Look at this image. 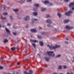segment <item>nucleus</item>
I'll use <instances>...</instances> for the list:
<instances>
[{"mask_svg":"<svg viewBox=\"0 0 74 74\" xmlns=\"http://www.w3.org/2000/svg\"><path fill=\"white\" fill-rule=\"evenodd\" d=\"M47 46L49 47L51 49H56V48H60V46L57 45H56L55 46H53L52 45L49 46V45H48Z\"/></svg>","mask_w":74,"mask_h":74,"instance_id":"obj_1","label":"nucleus"},{"mask_svg":"<svg viewBox=\"0 0 74 74\" xmlns=\"http://www.w3.org/2000/svg\"><path fill=\"white\" fill-rule=\"evenodd\" d=\"M46 54L49 56H51L52 57L55 56V54H53V51H47L46 52Z\"/></svg>","mask_w":74,"mask_h":74,"instance_id":"obj_2","label":"nucleus"},{"mask_svg":"<svg viewBox=\"0 0 74 74\" xmlns=\"http://www.w3.org/2000/svg\"><path fill=\"white\" fill-rule=\"evenodd\" d=\"M3 27H5V26H4V25H3Z\"/></svg>","mask_w":74,"mask_h":74,"instance_id":"obj_62","label":"nucleus"},{"mask_svg":"<svg viewBox=\"0 0 74 74\" xmlns=\"http://www.w3.org/2000/svg\"><path fill=\"white\" fill-rule=\"evenodd\" d=\"M27 50L26 49L25 51V53H27Z\"/></svg>","mask_w":74,"mask_h":74,"instance_id":"obj_48","label":"nucleus"},{"mask_svg":"<svg viewBox=\"0 0 74 74\" xmlns=\"http://www.w3.org/2000/svg\"><path fill=\"white\" fill-rule=\"evenodd\" d=\"M64 1L65 2H68L69 1V0H64Z\"/></svg>","mask_w":74,"mask_h":74,"instance_id":"obj_44","label":"nucleus"},{"mask_svg":"<svg viewBox=\"0 0 74 74\" xmlns=\"http://www.w3.org/2000/svg\"><path fill=\"white\" fill-rule=\"evenodd\" d=\"M61 56V55L59 54L56 57V58H59L60 57V56Z\"/></svg>","mask_w":74,"mask_h":74,"instance_id":"obj_31","label":"nucleus"},{"mask_svg":"<svg viewBox=\"0 0 74 74\" xmlns=\"http://www.w3.org/2000/svg\"><path fill=\"white\" fill-rule=\"evenodd\" d=\"M4 43H6V42H8V40L7 39H5L4 40Z\"/></svg>","mask_w":74,"mask_h":74,"instance_id":"obj_21","label":"nucleus"},{"mask_svg":"<svg viewBox=\"0 0 74 74\" xmlns=\"http://www.w3.org/2000/svg\"><path fill=\"white\" fill-rule=\"evenodd\" d=\"M66 40H69V38H66Z\"/></svg>","mask_w":74,"mask_h":74,"instance_id":"obj_53","label":"nucleus"},{"mask_svg":"<svg viewBox=\"0 0 74 74\" xmlns=\"http://www.w3.org/2000/svg\"><path fill=\"white\" fill-rule=\"evenodd\" d=\"M16 49H17L18 50V48H16L14 47L11 48V49L12 51H14V50H15Z\"/></svg>","mask_w":74,"mask_h":74,"instance_id":"obj_14","label":"nucleus"},{"mask_svg":"<svg viewBox=\"0 0 74 74\" xmlns=\"http://www.w3.org/2000/svg\"><path fill=\"white\" fill-rule=\"evenodd\" d=\"M7 26H11L10 24V23H8L7 24Z\"/></svg>","mask_w":74,"mask_h":74,"instance_id":"obj_45","label":"nucleus"},{"mask_svg":"<svg viewBox=\"0 0 74 74\" xmlns=\"http://www.w3.org/2000/svg\"><path fill=\"white\" fill-rule=\"evenodd\" d=\"M47 27H52V26L50 24L47 25Z\"/></svg>","mask_w":74,"mask_h":74,"instance_id":"obj_27","label":"nucleus"},{"mask_svg":"<svg viewBox=\"0 0 74 74\" xmlns=\"http://www.w3.org/2000/svg\"><path fill=\"white\" fill-rule=\"evenodd\" d=\"M37 8H34L33 9V11H37Z\"/></svg>","mask_w":74,"mask_h":74,"instance_id":"obj_35","label":"nucleus"},{"mask_svg":"<svg viewBox=\"0 0 74 74\" xmlns=\"http://www.w3.org/2000/svg\"><path fill=\"white\" fill-rule=\"evenodd\" d=\"M30 41L31 42H37V41L35 40H33L32 39L30 40Z\"/></svg>","mask_w":74,"mask_h":74,"instance_id":"obj_17","label":"nucleus"},{"mask_svg":"<svg viewBox=\"0 0 74 74\" xmlns=\"http://www.w3.org/2000/svg\"><path fill=\"white\" fill-rule=\"evenodd\" d=\"M1 61L2 62V61H3V60L2 59L1 60Z\"/></svg>","mask_w":74,"mask_h":74,"instance_id":"obj_60","label":"nucleus"},{"mask_svg":"<svg viewBox=\"0 0 74 74\" xmlns=\"http://www.w3.org/2000/svg\"><path fill=\"white\" fill-rule=\"evenodd\" d=\"M20 64V63H19V62H18L17 63V65H19Z\"/></svg>","mask_w":74,"mask_h":74,"instance_id":"obj_51","label":"nucleus"},{"mask_svg":"<svg viewBox=\"0 0 74 74\" xmlns=\"http://www.w3.org/2000/svg\"><path fill=\"white\" fill-rule=\"evenodd\" d=\"M13 34L14 35L16 36V33L15 32H13Z\"/></svg>","mask_w":74,"mask_h":74,"instance_id":"obj_43","label":"nucleus"},{"mask_svg":"<svg viewBox=\"0 0 74 74\" xmlns=\"http://www.w3.org/2000/svg\"><path fill=\"white\" fill-rule=\"evenodd\" d=\"M2 19H3L4 20H5L6 19V17H4L3 18H2Z\"/></svg>","mask_w":74,"mask_h":74,"instance_id":"obj_40","label":"nucleus"},{"mask_svg":"<svg viewBox=\"0 0 74 74\" xmlns=\"http://www.w3.org/2000/svg\"><path fill=\"white\" fill-rule=\"evenodd\" d=\"M46 22L47 23H49V24H51V20L49 19H47L46 21Z\"/></svg>","mask_w":74,"mask_h":74,"instance_id":"obj_10","label":"nucleus"},{"mask_svg":"<svg viewBox=\"0 0 74 74\" xmlns=\"http://www.w3.org/2000/svg\"><path fill=\"white\" fill-rule=\"evenodd\" d=\"M23 67H24V68H26V66H23Z\"/></svg>","mask_w":74,"mask_h":74,"instance_id":"obj_58","label":"nucleus"},{"mask_svg":"<svg viewBox=\"0 0 74 74\" xmlns=\"http://www.w3.org/2000/svg\"><path fill=\"white\" fill-rule=\"evenodd\" d=\"M71 9L72 10H74V8H73V7Z\"/></svg>","mask_w":74,"mask_h":74,"instance_id":"obj_49","label":"nucleus"},{"mask_svg":"<svg viewBox=\"0 0 74 74\" xmlns=\"http://www.w3.org/2000/svg\"><path fill=\"white\" fill-rule=\"evenodd\" d=\"M40 33L42 35H46V34H47L46 32H42Z\"/></svg>","mask_w":74,"mask_h":74,"instance_id":"obj_18","label":"nucleus"},{"mask_svg":"<svg viewBox=\"0 0 74 74\" xmlns=\"http://www.w3.org/2000/svg\"><path fill=\"white\" fill-rule=\"evenodd\" d=\"M58 69H60H60H62V66H60L58 67Z\"/></svg>","mask_w":74,"mask_h":74,"instance_id":"obj_37","label":"nucleus"},{"mask_svg":"<svg viewBox=\"0 0 74 74\" xmlns=\"http://www.w3.org/2000/svg\"><path fill=\"white\" fill-rule=\"evenodd\" d=\"M37 37L39 38H42V37L41 36L38 35L37 36Z\"/></svg>","mask_w":74,"mask_h":74,"instance_id":"obj_26","label":"nucleus"},{"mask_svg":"<svg viewBox=\"0 0 74 74\" xmlns=\"http://www.w3.org/2000/svg\"><path fill=\"white\" fill-rule=\"evenodd\" d=\"M73 63H74V60H72Z\"/></svg>","mask_w":74,"mask_h":74,"instance_id":"obj_57","label":"nucleus"},{"mask_svg":"<svg viewBox=\"0 0 74 74\" xmlns=\"http://www.w3.org/2000/svg\"><path fill=\"white\" fill-rule=\"evenodd\" d=\"M46 18H49V15L47 14L46 16Z\"/></svg>","mask_w":74,"mask_h":74,"instance_id":"obj_38","label":"nucleus"},{"mask_svg":"<svg viewBox=\"0 0 74 74\" xmlns=\"http://www.w3.org/2000/svg\"><path fill=\"white\" fill-rule=\"evenodd\" d=\"M69 6V7H74V2L71 3H70Z\"/></svg>","mask_w":74,"mask_h":74,"instance_id":"obj_7","label":"nucleus"},{"mask_svg":"<svg viewBox=\"0 0 74 74\" xmlns=\"http://www.w3.org/2000/svg\"><path fill=\"white\" fill-rule=\"evenodd\" d=\"M31 32H34V33H36L37 32V30L35 29H32L31 30Z\"/></svg>","mask_w":74,"mask_h":74,"instance_id":"obj_12","label":"nucleus"},{"mask_svg":"<svg viewBox=\"0 0 74 74\" xmlns=\"http://www.w3.org/2000/svg\"><path fill=\"white\" fill-rule=\"evenodd\" d=\"M13 28L14 29H16L17 28V27H16L15 25H13Z\"/></svg>","mask_w":74,"mask_h":74,"instance_id":"obj_28","label":"nucleus"},{"mask_svg":"<svg viewBox=\"0 0 74 74\" xmlns=\"http://www.w3.org/2000/svg\"><path fill=\"white\" fill-rule=\"evenodd\" d=\"M10 18L11 20H13L14 19V18H13V17H12V16H10Z\"/></svg>","mask_w":74,"mask_h":74,"instance_id":"obj_33","label":"nucleus"},{"mask_svg":"<svg viewBox=\"0 0 74 74\" xmlns=\"http://www.w3.org/2000/svg\"><path fill=\"white\" fill-rule=\"evenodd\" d=\"M24 73L25 74H33V71L32 70H29V73H27L26 71H24Z\"/></svg>","mask_w":74,"mask_h":74,"instance_id":"obj_4","label":"nucleus"},{"mask_svg":"<svg viewBox=\"0 0 74 74\" xmlns=\"http://www.w3.org/2000/svg\"><path fill=\"white\" fill-rule=\"evenodd\" d=\"M66 28L68 30H69V29H73V27H69V26H66Z\"/></svg>","mask_w":74,"mask_h":74,"instance_id":"obj_6","label":"nucleus"},{"mask_svg":"<svg viewBox=\"0 0 74 74\" xmlns=\"http://www.w3.org/2000/svg\"><path fill=\"white\" fill-rule=\"evenodd\" d=\"M19 74V72H16V74Z\"/></svg>","mask_w":74,"mask_h":74,"instance_id":"obj_56","label":"nucleus"},{"mask_svg":"<svg viewBox=\"0 0 74 74\" xmlns=\"http://www.w3.org/2000/svg\"><path fill=\"white\" fill-rule=\"evenodd\" d=\"M25 1V0H22L21 1H18V3H22L24 2Z\"/></svg>","mask_w":74,"mask_h":74,"instance_id":"obj_24","label":"nucleus"},{"mask_svg":"<svg viewBox=\"0 0 74 74\" xmlns=\"http://www.w3.org/2000/svg\"><path fill=\"white\" fill-rule=\"evenodd\" d=\"M5 30L6 32L9 34H10V31L7 28H5Z\"/></svg>","mask_w":74,"mask_h":74,"instance_id":"obj_8","label":"nucleus"},{"mask_svg":"<svg viewBox=\"0 0 74 74\" xmlns=\"http://www.w3.org/2000/svg\"><path fill=\"white\" fill-rule=\"evenodd\" d=\"M3 69V67L0 66V70H1Z\"/></svg>","mask_w":74,"mask_h":74,"instance_id":"obj_41","label":"nucleus"},{"mask_svg":"<svg viewBox=\"0 0 74 74\" xmlns=\"http://www.w3.org/2000/svg\"><path fill=\"white\" fill-rule=\"evenodd\" d=\"M64 42L65 44H69V42H68L65 41Z\"/></svg>","mask_w":74,"mask_h":74,"instance_id":"obj_47","label":"nucleus"},{"mask_svg":"<svg viewBox=\"0 0 74 74\" xmlns=\"http://www.w3.org/2000/svg\"><path fill=\"white\" fill-rule=\"evenodd\" d=\"M63 68L64 69H66L67 68V66H63Z\"/></svg>","mask_w":74,"mask_h":74,"instance_id":"obj_39","label":"nucleus"},{"mask_svg":"<svg viewBox=\"0 0 74 74\" xmlns=\"http://www.w3.org/2000/svg\"><path fill=\"white\" fill-rule=\"evenodd\" d=\"M39 28L40 29H41V27H39Z\"/></svg>","mask_w":74,"mask_h":74,"instance_id":"obj_59","label":"nucleus"},{"mask_svg":"<svg viewBox=\"0 0 74 74\" xmlns=\"http://www.w3.org/2000/svg\"><path fill=\"white\" fill-rule=\"evenodd\" d=\"M16 15L17 16V18H19V19H21V17H20V15H19V14H18V13H16Z\"/></svg>","mask_w":74,"mask_h":74,"instance_id":"obj_19","label":"nucleus"},{"mask_svg":"<svg viewBox=\"0 0 74 74\" xmlns=\"http://www.w3.org/2000/svg\"><path fill=\"white\" fill-rule=\"evenodd\" d=\"M44 3L45 4H48L49 3V1H44Z\"/></svg>","mask_w":74,"mask_h":74,"instance_id":"obj_11","label":"nucleus"},{"mask_svg":"<svg viewBox=\"0 0 74 74\" xmlns=\"http://www.w3.org/2000/svg\"><path fill=\"white\" fill-rule=\"evenodd\" d=\"M1 25H0V27H1Z\"/></svg>","mask_w":74,"mask_h":74,"instance_id":"obj_61","label":"nucleus"},{"mask_svg":"<svg viewBox=\"0 0 74 74\" xmlns=\"http://www.w3.org/2000/svg\"><path fill=\"white\" fill-rule=\"evenodd\" d=\"M14 12H18V9H14Z\"/></svg>","mask_w":74,"mask_h":74,"instance_id":"obj_36","label":"nucleus"},{"mask_svg":"<svg viewBox=\"0 0 74 74\" xmlns=\"http://www.w3.org/2000/svg\"><path fill=\"white\" fill-rule=\"evenodd\" d=\"M3 6V9L4 10H5V8H6L7 7V6L5 5H4Z\"/></svg>","mask_w":74,"mask_h":74,"instance_id":"obj_34","label":"nucleus"},{"mask_svg":"<svg viewBox=\"0 0 74 74\" xmlns=\"http://www.w3.org/2000/svg\"><path fill=\"white\" fill-rule=\"evenodd\" d=\"M38 21V19L36 18H33L32 19V21L33 23L34 22V21Z\"/></svg>","mask_w":74,"mask_h":74,"instance_id":"obj_13","label":"nucleus"},{"mask_svg":"<svg viewBox=\"0 0 74 74\" xmlns=\"http://www.w3.org/2000/svg\"><path fill=\"white\" fill-rule=\"evenodd\" d=\"M25 27H26V28H27L28 27V26L27 25H26L25 26Z\"/></svg>","mask_w":74,"mask_h":74,"instance_id":"obj_54","label":"nucleus"},{"mask_svg":"<svg viewBox=\"0 0 74 74\" xmlns=\"http://www.w3.org/2000/svg\"><path fill=\"white\" fill-rule=\"evenodd\" d=\"M34 5V6H35V7H39V5L38 4H35Z\"/></svg>","mask_w":74,"mask_h":74,"instance_id":"obj_20","label":"nucleus"},{"mask_svg":"<svg viewBox=\"0 0 74 74\" xmlns=\"http://www.w3.org/2000/svg\"><path fill=\"white\" fill-rule=\"evenodd\" d=\"M53 5V4L52 3H49L48 7H49V6H52V5Z\"/></svg>","mask_w":74,"mask_h":74,"instance_id":"obj_22","label":"nucleus"},{"mask_svg":"<svg viewBox=\"0 0 74 74\" xmlns=\"http://www.w3.org/2000/svg\"><path fill=\"white\" fill-rule=\"evenodd\" d=\"M32 45L35 48H36V45L34 43H32Z\"/></svg>","mask_w":74,"mask_h":74,"instance_id":"obj_29","label":"nucleus"},{"mask_svg":"<svg viewBox=\"0 0 74 74\" xmlns=\"http://www.w3.org/2000/svg\"><path fill=\"white\" fill-rule=\"evenodd\" d=\"M28 60H29V59H25L24 61L27 62V61H28Z\"/></svg>","mask_w":74,"mask_h":74,"instance_id":"obj_46","label":"nucleus"},{"mask_svg":"<svg viewBox=\"0 0 74 74\" xmlns=\"http://www.w3.org/2000/svg\"><path fill=\"white\" fill-rule=\"evenodd\" d=\"M73 73H71L70 74H69V73H67L66 74H73Z\"/></svg>","mask_w":74,"mask_h":74,"instance_id":"obj_52","label":"nucleus"},{"mask_svg":"<svg viewBox=\"0 0 74 74\" xmlns=\"http://www.w3.org/2000/svg\"><path fill=\"white\" fill-rule=\"evenodd\" d=\"M64 22L65 23H67V22H69V20H64Z\"/></svg>","mask_w":74,"mask_h":74,"instance_id":"obj_23","label":"nucleus"},{"mask_svg":"<svg viewBox=\"0 0 74 74\" xmlns=\"http://www.w3.org/2000/svg\"><path fill=\"white\" fill-rule=\"evenodd\" d=\"M72 13L73 11L70 10L68 12L65 13L64 14L65 15H67V16H69V15H70L71 14H72Z\"/></svg>","mask_w":74,"mask_h":74,"instance_id":"obj_3","label":"nucleus"},{"mask_svg":"<svg viewBox=\"0 0 74 74\" xmlns=\"http://www.w3.org/2000/svg\"><path fill=\"white\" fill-rule=\"evenodd\" d=\"M60 74H63V73H60Z\"/></svg>","mask_w":74,"mask_h":74,"instance_id":"obj_64","label":"nucleus"},{"mask_svg":"<svg viewBox=\"0 0 74 74\" xmlns=\"http://www.w3.org/2000/svg\"><path fill=\"white\" fill-rule=\"evenodd\" d=\"M63 32H65V31H64Z\"/></svg>","mask_w":74,"mask_h":74,"instance_id":"obj_63","label":"nucleus"},{"mask_svg":"<svg viewBox=\"0 0 74 74\" xmlns=\"http://www.w3.org/2000/svg\"><path fill=\"white\" fill-rule=\"evenodd\" d=\"M32 14L34 16H37V12H34L32 13Z\"/></svg>","mask_w":74,"mask_h":74,"instance_id":"obj_16","label":"nucleus"},{"mask_svg":"<svg viewBox=\"0 0 74 74\" xmlns=\"http://www.w3.org/2000/svg\"><path fill=\"white\" fill-rule=\"evenodd\" d=\"M46 10V9L44 8H41V11H44Z\"/></svg>","mask_w":74,"mask_h":74,"instance_id":"obj_25","label":"nucleus"},{"mask_svg":"<svg viewBox=\"0 0 74 74\" xmlns=\"http://www.w3.org/2000/svg\"><path fill=\"white\" fill-rule=\"evenodd\" d=\"M38 56H40V54H38Z\"/></svg>","mask_w":74,"mask_h":74,"instance_id":"obj_55","label":"nucleus"},{"mask_svg":"<svg viewBox=\"0 0 74 74\" xmlns=\"http://www.w3.org/2000/svg\"><path fill=\"white\" fill-rule=\"evenodd\" d=\"M53 74H58V73H55V72H54V73H53Z\"/></svg>","mask_w":74,"mask_h":74,"instance_id":"obj_50","label":"nucleus"},{"mask_svg":"<svg viewBox=\"0 0 74 74\" xmlns=\"http://www.w3.org/2000/svg\"><path fill=\"white\" fill-rule=\"evenodd\" d=\"M44 58L47 62H49V59H50V58H48L47 57H45Z\"/></svg>","mask_w":74,"mask_h":74,"instance_id":"obj_9","label":"nucleus"},{"mask_svg":"<svg viewBox=\"0 0 74 74\" xmlns=\"http://www.w3.org/2000/svg\"><path fill=\"white\" fill-rule=\"evenodd\" d=\"M32 0H27V2H31L32 1Z\"/></svg>","mask_w":74,"mask_h":74,"instance_id":"obj_42","label":"nucleus"},{"mask_svg":"<svg viewBox=\"0 0 74 74\" xmlns=\"http://www.w3.org/2000/svg\"><path fill=\"white\" fill-rule=\"evenodd\" d=\"M23 19L25 21H28L29 19V16H26L23 18Z\"/></svg>","mask_w":74,"mask_h":74,"instance_id":"obj_5","label":"nucleus"},{"mask_svg":"<svg viewBox=\"0 0 74 74\" xmlns=\"http://www.w3.org/2000/svg\"><path fill=\"white\" fill-rule=\"evenodd\" d=\"M3 15H8V13L6 12H3Z\"/></svg>","mask_w":74,"mask_h":74,"instance_id":"obj_30","label":"nucleus"},{"mask_svg":"<svg viewBox=\"0 0 74 74\" xmlns=\"http://www.w3.org/2000/svg\"><path fill=\"white\" fill-rule=\"evenodd\" d=\"M58 16L59 17H60L62 15H61V14L59 13H58Z\"/></svg>","mask_w":74,"mask_h":74,"instance_id":"obj_32","label":"nucleus"},{"mask_svg":"<svg viewBox=\"0 0 74 74\" xmlns=\"http://www.w3.org/2000/svg\"><path fill=\"white\" fill-rule=\"evenodd\" d=\"M39 43L40 46H42V45H43L44 44L43 42H42L41 41H40L39 42Z\"/></svg>","mask_w":74,"mask_h":74,"instance_id":"obj_15","label":"nucleus"}]
</instances>
